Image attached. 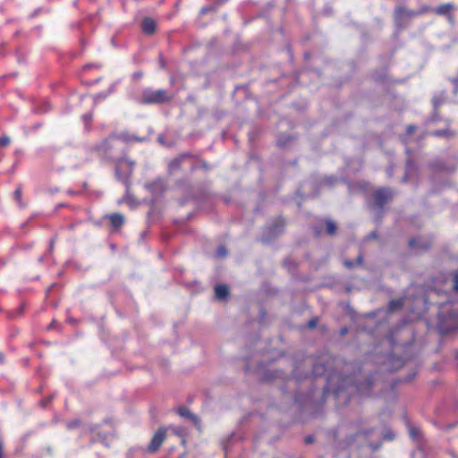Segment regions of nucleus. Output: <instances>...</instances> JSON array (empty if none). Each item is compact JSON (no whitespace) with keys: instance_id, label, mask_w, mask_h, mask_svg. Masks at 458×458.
Returning a JSON list of instances; mask_svg holds the SVG:
<instances>
[{"instance_id":"obj_1","label":"nucleus","mask_w":458,"mask_h":458,"mask_svg":"<svg viewBox=\"0 0 458 458\" xmlns=\"http://www.w3.org/2000/svg\"><path fill=\"white\" fill-rule=\"evenodd\" d=\"M358 367L352 362H346L336 359L329 353H323L317 358L309 357L305 359L301 365L294 369V374L297 379L306 378L308 377H327V384L324 388L323 397H327L332 393L337 401H350V395L353 392L361 395H369L373 386L371 377H368L364 382H356L355 376L348 374L354 368Z\"/></svg>"},{"instance_id":"obj_2","label":"nucleus","mask_w":458,"mask_h":458,"mask_svg":"<svg viewBox=\"0 0 458 458\" xmlns=\"http://www.w3.org/2000/svg\"><path fill=\"white\" fill-rule=\"evenodd\" d=\"M121 136L110 134L98 143H96L92 150L107 161H114V158L120 156V151L124 150L118 147V141Z\"/></svg>"},{"instance_id":"obj_3","label":"nucleus","mask_w":458,"mask_h":458,"mask_svg":"<svg viewBox=\"0 0 458 458\" xmlns=\"http://www.w3.org/2000/svg\"><path fill=\"white\" fill-rule=\"evenodd\" d=\"M115 165V176L119 181L128 184L129 178L132 174L134 162L126 157L125 151H120V156L112 161Z\"/></svg>"},{"instance_id":"obj_4","label":"nucleus","mask_w":458,"mask_h":458,"mask_svg":"<svg viewBox=\"0 0 458 458\" xmlns=\"http://www.w3.org/2000/svg\"><path fill=\"white\" fill-rule=\"evenodd\" d=\"M172 100V97L168 91L164 89L153 90L146 89L142 91L140 102L145 105H157L168 103Z\"/></svg>"},{"instance_id":"obj_5","label":"nucleus","mask_w":458,"mask_h":458,"mask_svg":"<svg viewBox=\"0 0 458 458\" xmlns=\"http://www.w3.org/2000/svg\"><path fill=\"white\" fill-rule=\"evenodd\" d=\"M394 196L393 191L389 188H379L372 194L373 207L382 211L384 207L392 200Z\"/></svg>"},{"instance_id":"obj_6","label":"nucleus","mask_w":458,"mask_h":458,"mask_svg":"<svg viewBox=\"0 0 458 458\" xmlns=\"http://www.w3.org/2000/svg\"><path fill=\"white\" fill-rule=\"evenodd\" d=\"M167 430L168 428L166 427L158 428V429L153 435L148 445L147 446L146 450L148 454H155L159 450L167 437Z\"/></svg>"},{"instance_id":"obj_7","label":"nucleus","mask_w":458,"mask_h":458,"mask_svg":"<svg viewBox=\"0 0 458 458\" xmlns=\"http://www.w3.org/2000/svg\"><path fill=\"white\" fill-rule=\"evenodd\" d=\"M409 247L420 252L427 251L432 245V239L430 237L417 236L411 237L409 240Z\"/></svg>"},{"instance_id":"obj_8","label":"nucleus","mask_w":458,"mask_h":458,"mask_svg":"<svg viewBox=\"0 0 458 458\" xmlns=\"http://www.w3.org/2000/svg\"><path fill=\"white\" fill-rule=\"evenodd\" d=\"M454 9L455 6L453 3H445L435 7L434 9H432V12L436 15L446 17L448 21L453 23L454 21V17L453 14Z\"/></svg>"},{"instance_id":"obj_9","label":"nucleus","mask_w":458,"mask_h":458,"mask_svg":"<svg viewBox=\"0 0 458 458\" xmlns=\"http://www.w3.org/2000/svg\"><path fill=\"white\" fill-rule=\"evenodd\" d=\"M409 13H415V10H408L406 7L398 5L394 9V18L397 26L401 27L404 20H409L416 15H411Z\"/></svg>"},{"instance_id":"obj_10","label":"nucleus","mask_w":458,"mask_h":458,"mask_svg":"<svg viewBox=\"0 0 458 458\" xmlns=\"http://www.w3.org/2000/svg\"><path fill=\"white\" fill-rule=\"evenodd\" d=\"M140 29L143 34L152 36L157 29V21L151 17H144L141 21Z\"/></svg>"},{"instance_id":"obj_11","label":"nucleus","mask_w":458,"mask_h":458,"mask_svg":"<svg viewBox=\"0 0 458 458\" xmlns=\"http://www.w3.org/2000/svg\"><path fill=\"white\" fill-rule=\"evenodd\" d=\"M285 226V220L282 216L276 217L269 226H267V233L269 236H276L283 233Z\"/></svg>"},{"instance_id":"obj_12","label":"nucleus","mask_w":458,"mask_h":458,"mask_svg":"<svg viewBox=\"0 0 458 458\" xmlns=\"http://www.w3.org/2000/svg\"><path fill=\"white\" fill-rule=\"evenodd\" d=\"M177 413L181 416V417H183V418H186V419H189L190 420L192 421V423L198 428H200V420L199 418L194 414L193 412H191L187 407L185 406H180L178 409H177Z\"/></svg>"},{"instance_id":"obj_13","label":"nucleus","mask_w":458,"mask_h":458,"mask_svg":"<svg viewBox=\"0 0 458 458\" xmlns=\"http://www.w3.org/2000/svg\"><path fill=\"white\" fill-rule=\"evenodd\" d=\"M429 135L435 138L451 140L457 136V131L446 127L445 129L432 131L429 132Z\"/></svg>"},{"instance_id":"obj_14","label":"nucleus","mask_w":458,"mask_h":458,"mask_svg":"<svg viewBox=\"0 0 458 458\" xmlns=\"http://www.w3.org/2000/svg\"><path fill=\"white\" fill-rule=\"evenodd\" d=\"M229 287L225 284H216L215 286V298L219 301H225L229 297Z\"/></svg>"},{"instance_id":"obj_15","label":"nucleus","mask_w":458,"mask_h":458,"mask_svg":"<svg viewBox=\"0 0 458 458\" xmlns=\"http://www.w3.org/2000/svg\"><path fill=\"white\" fill-rule=\"evenodd\" d=\"M108 219L111 225L115 229L120 228L125 222L124 216L120 213H112L108 215Z\"/></svg>"},{"instance_id":"obj_16","label":"nucleus","mask_w":458,"mask_h":458,"mask_svg":"<svg viewBox=\"0 0 458 458\" xmlns=\"http://www.w3.org/2000/svg\"><path fill=\"white\" fill-rule=\"evenodd\" d=\"M416 165L411 159H408L406 162V171L405 174L403 177V182H407L413 171H416Z\"/></svg>"},{"instance_id":"obj_17","label":"nucleus","mask_w":458,"mask_h":458,"mask_svg":"<svg viewBox=\"0 0 458 458\" xmlns=\"http://www.w3.org/2000/svg\"><path fill=\"white\" fill-rule=\"evenodd\" d=\"M344 265L349 269L353 268L355 266H362L363 265V255L361 253H360L357 256L355 262L352 260L346 259L344 261Z\"/></svg>"},{"instance_id":"obj_18","label":"nucleus","mask_w":458,"mask_h":458,"mask_svg":"<svg viewBox=\"0 0 458 458\" xmlns=\"http://www.w3.org/2000/svg\"><path fill=\"white\" fill-rule=\"evenodd\" d=\"M444 102H445V97L442 96V95L434 97L432 98V104H433V106H434V114H435V115L437 114L438 110L441 107V106L444 104Z\"/></svg>"},{"instance_id":"obj_19","label":"nucleus","mask_w":458,"mask_h":458,"mask_svg":"<svg viewBox=\"0 0 458 458\" xmlns=\"http://www.w3.org/2000/svg\"><path fill=\"white\" fill-rule=\"evenodd\" d=\"M325 225H326V228H327V234L329 235H335L336 233V231H337V227H336V225L334 221L330 220V219H327L325 220Z\"/></svg>"},{"instance_id":"obj_20","label":"nucleus","mask_w":458,"mask_h":458,"mask_svg":"<svg viewBox=\"0 0 458 458\" xmlns=\"http://www.w3.org/2000/svg\"><path fill=\"white\" fill-rule=\"evenodd\" d=\"M168 428H172L174 430V433L182 437V445H185L186 441L184 439V437L186 436V429L182 427H174V426H169L167 427Z\"/></svg>"},{"instance_id":"obj_21","label":"nucleus","mask_w":458,"mask_h":458,"mask_svg":"<svg viewBox=\"0 0 458 458\" xmlns=\"http://www.w3.org/2000/svg\"><path fill=\"white\" fill-rule=\"evenodd\" d=\"M403 301L402 299L392 300L389 302V310L394 311L396 310L401 309L403 307Z\"/></svg>"},{"instance_id":"obj_22","label":"nucleus","mask_w":458,"mask_h":458,"mask_svg":"<svg viewBox=\"0 0 458 458\" xmlns=\"http://www.w3.org/2000/svg\"><path fill=\"white\" fill-rule=\"evenodd\" d=\"M21 196H22V189L21 186H18L15 189V191H13V198L20 207L22 206Z\"/></svg>"},{"instance_id":"obj_23","label":"nucleus","mask_w":458,"mask_h":458,"mask_svg":"<svg viewBox=\"0 0 458 458\" xmlns=\"http://www.w3.org/2000/svg\"><path fill=\"white\" fill-rule=\"evenodd\" d=\"M430 11V7L428 6V5H424L422 6L420 9L415 11V13H409L411 15H421V14H424V13H427Z\"/></svg>"},{"instance_id":"obj_24","label":"nucleus","mask_w":458,"mask_h":458,"mask_svg":"<svg viewBox=\"0 0 458 458\" xmlns=\"http://www.w3.org/2000/svg\"><path fill=\"white\" fill-rule=\"evenodd\" d=\"M11 144V139L8 136L0 137V148H6Z\"/></svg>"},{"instance_id":"obj_25","label":"nucleus","mask_w":458,"mask_h":458,"mask_svg":"<svg viewBox=\"0 0 458 458\" xmlns=\"http://www.w3.org/2000/svg\"><path fill=\"white\" fill-rule=\"evenodd\" d=\"M453 276H454V279H453V282H454V285H453V289L455 293H458V270H454L453 271Z\"/></svg>"},{"instance_id":"obj_26","label":"nucleus","mask_w":458,"mask_h":458,"mask_svg":"<svg viewBox=\"0 0 458 458\" xmlns=\"http://www.w3.org/2000/svg\"><path fill=\"white\" fill-rule=\"evenodd\" d=\"M227 255V250L225 246H219L216 250V256L224 258Z\"/></svg>"},{"instance_id":"obj_27","label":"nucleus","mask_w":458,"mask_h":458,"mask_svg":"<svg viewBox=\"0 0 458 458\" xmlns=\"http://www.w3.org/2000/svg\"><path fill=\"white\" fill-rule=\"evenodd\" d=\"M317 325H318V318H312L308 323V327L310 329H313L317 327Z\"/></svg>"},{"instance_id":"obj_28","label":"nucleus","mask_w":458,"mask_h":458,"mask_svg":"<svg viewBox=\"0 0 458 458\" xmlns=\"http://www.w3.org/2000/svg\"><path fill=\"white\" fill-rule=\"evenodd\" d=\"M417 130V126L414 124H409L406 127V132L407 134L411 135Z\"/></svg>"},{"instance_id":"obj_29","label":"nucleus","mask_w":458,"mask_h":458,"mask_svg":"<svg viewBox=\"0 0 458 458\" xmlns=\"http://www.w3.org/2000/svg\"><path fill=\"white\" fill-rule=\"evenodd\" d=\"M314 441H315V437H314L313 436H307V437L304 438V442H305V444H307V445L312 444Z\"/></svg>"},{"instance_id":"obj_30","label":"nucleus","mask_w":458,"mask_h":458,"mask_svg":"<svg viewBox=\"0 0 458 458\" xmlns=\"http://www.w3.org/2000/svg\"><path fill=\"white\" fill-rule=\"evenodd\" d=\"M0 458H4V442H3V440L1 438H0Z\"/></svg>"},{"instance_id":"obj_31","label":"nucleus","mask_w":458,"mask_h":458,"mask_svg":"<svg viewBox=\"0 0 458 458\" xmlns=\"http://www.w3.org/2000/svg\"><path fill=\"white\" fill-rule=\"evenodd\" d=\"M79 425H80V421L79 420H74V421L69 423L68 427L69 428H74V427L79 426Z\"/></svg>"},{"instance_id":"obj_32","label":"nucleus","mask_w":458,"mask_h":458,"mask_svg":"<svg viewBox=\"0 0 458 458\" xmlns=\"http://www.w3.org/2000/svg\"><path fill=\"white\" fill-rule=\"evenodd\" d=\"M142 72H135L133 74V77L136 78V79H140L142 77Z\"/></svg>"},{"instance_id":"obj_33","label":"nucleus","mask_w":458,"mask_h":458,"mask_svg":"<svg viewBox=\"0 0 458 458\" xmlns=\"http://www.w3.org/2000/svg\"><path fill=\"white\" fill-rule=\"evenodd\" d=\"M4 361V355L0 352V364L3 363Z\"/></svg>"},{"instance_id":"obj_34","label":"nucleus","mask_w":458,"mask_h":458,"mask_svg":"<svg viewBox=\"0 0 458 458\" xmlns=\"http://www.w3.org/2000/svg\"><path fill=\"white\" fill-rule=\"evenodd\" d=\"M341 333L342 335H345L347 333V328H343Z\"/></svg>"},{"instance_id":"obj_35","label":"nucleus","mask_w":458,"mask_h":458,"mask_svg":"<svg viewBox=\"0 0 458 458\" xmlns=\"http://www.w3.org/2000/svg\"><path fill=\"white\" fill-rule=\"evenodd\" d=\"M411 434H412V435H414V434H415L414 429H411Z\"/></svg>"}]
</instances>
